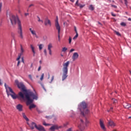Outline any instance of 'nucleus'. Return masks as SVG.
I'll list each match as a JSON object with an SVG mask.
<instances>
[{
    "label": "nucleus",
    "mask_w": 131,
    "mask_h": 131,
    "mask_svg": "<svg viewBox=\"0 0 131 131\" xmlns=\"http://www.w3.org/2000/svg\"><path fill=\"white\" fill-rule=\"evenodd\" d=\"M5 86L6 88V92L8 96H11L12 99H17L18 96L15 94L12 88H10L9 86L7 85L6 84H5Z\"/></svg>",
    "instance_id": "nucleus-5"
},
{
    "label": "nucleus",
    "mask_w": 131,
    "mask_h": 131,
    "mask_svg": "<svg viewBox=\"0 0 131 131\" xmlns=\"http://www.w3.org/2000/svg\"><path fill=\"white\" fill-rule=\"evenodd\" d=\"M75 31L76 33H78L77 30H76V27H75Z\"/></svg>",
    "instance_id": "nucleus-50"
},
{
    "label": "nucleus",
    "mask_w": 131,
    "mask_h": 131,
    "mask_svg": "<svg viewBox=\"0 0 131 131\" xmlns=\"http://www.w3.org/2000/svg\"><path fill=\"white\" fill-rule=\"evenodd\" d=\"M21 61H22L23 63H24V57L21 58Z\"/></svg>",
    "instance_id": "nucleus-47"
},
{
    "label": "nucleus",
    "mask_w": 131,
    "mask_h": 131,
    "mask_svg": "<svg viewBox=\"0 0 131 131\" xmlns=\"http://www.w3.org/2000/svg\"><path fill=\"white\" fill-rule=\"evenodd\" d=\"M20 131H23V129L22 128V127H20Z\"/></svg>",
    "instance_id": "nucleus-51"
},
{
    "label": "nucleus",
    "mask_w": 131,
    "mask_h": 131,
    "mask_svg": "<svg viewBox=\"0 0 131 131\" xmlns=\"http://www.w3.org/2000/svg\"><path fill=\"white\" fill-rule=\"evenodd\" d=\"M129 118H131V117H129Z\"/></svg>",
    "instance_id": "nucleus-62"
},
{
    "label": "nucleus",
    "mask_w": 131,
    "mask_h": 131,
    "mask_svg": "<svg viewBox=\"0 0 131 131\" xmlns=\"http://www.w3.org/2000/svg\"><path fill=\"white\" fill-rule=\"evenodd\" d=\"M98 24H99V25H102V24H101V23L100 22H98Z\"/></svg>",
    "instance_id": "nucleus-54"
},
{
    "label": "nucleus",
    "mask_w": 131,
    "mask_h": 131,
    "mask_svg": "<svg viewBox=\"0 0 131 131\" xmlns=\"http://www.w3.org/2000/svg\"><path fill=\"white\" fill-rule=\"evenodd\" d=\"M45 25H50L51 26V20L50 19L46 18L45 21Z\"/></svg>",
    "instance_id": "nucleus-20"
},
{
    "label": "nucleus",
    "mask_w": 131,
    "mask_h": 131,
    "mask_svg": "<svg viewBox=\"0 0 131 131\" xmlns=\"http://www.w3.org/2000/svg\"><path fill=\"white\" fill-rule=\"evenodd\" d=\"M125 2V4L126 5V6H127V0H124Z\"/></svg>",
    "instance_id": "nucleus-42"
},
{
    "label": "nucleus",
    "mask_w": 131,
    "mask_h": 131,
    "mask_svg": "<svg viewBox=\"0 0 131 131\" xmlns=\"http://www.w3.org/2000/svg\"><path fill=\"white\" fill-rule=\"evenodd\" d=\"M35 107H36V105H35V104H31L30 106H29V109L30 110H31L32 109V108H35Z\"/></svg>",
    "instance_id": "nucleus-23"
},
{
    "label": "nucleus",
    "mask_w": 131,
    "mask_h": 131,
    "mask_svg": "<svg viewBox=\"0 0 131 131\" xmlns=\"http://www.w3.org/2000/svg\"><path fill=\"white\" fill-rule=\"evenodd\" d=\"M123 107H124L126 109H128V108H130L131 107V104H128L126 102H124L123 103Z\"/></svg>",
    "instance_id": "nucleus-17"
},
{
    "label": "nucleus",
    "mask_w": 131,
    "mask_h": 131,
    "mask_svg": "<svg viewBox=\"0 0 131 131\" xmlns=\"http://www.w3.org/2000/svg\"><path fill=\"white\" fill-rule=\"evenodd\" d=\"M45 76V75L43 74H42V75L41 76V77L40 78V80H42V79H43V77Z\"/></svg>",
    "instance_id": "nucleus-32"
},
{
    "label": "nucleus",
    "mask_w": 131,
    "mask_h": 131,
    "mask_svg": "<svg viewBox=\"0 0 131 131\" xmlns=\"http://www.w3.org/2000/svg\"><path fill=\"white\" fill-rule=\"evenodd\" d=\"M78 37V33H76V35L73 37V39H76Z\"/></svg>",
    "instance_id": "nucleus-29"
},
{
    "label": "nucleus",
    "mask_w": 131,
    "mask_h": 131,
    "mask_svg": "<svg viewBox=\"0 0 131 131\" xmlns=\"http://www.w3.org/2000/svg\"><path fill=\"white\" fill-rule=\"evenodd\" d=\"M112 100H113V102L114 104H115V103H117V100L116 99H113Z\"/></svg>",
    "instance_id": "nucleus-30"
},
{
    "label": "nucleus",
    "mask_w": 131,
    "mask_h": 131,
    "mask_svg": "<svg viewBox=\"0 0 131 131\" xmlns=\"http://www.w3.org/2000/svg\"><path fill=\"white\" fill-rule=\"evenodd\" d=\"M48 117H48V116H46V118H48Z\"/></svg>",
    "instance_id": "nucleus-59"
},
{
    "label": "nucleus",
    "mask_w": 131,
    "mask_h": 131,
    "mask_svg": "<svg viewBox=\"0 0 131 131\" xmlns=\"http://www.w3.org/2000/svg\"><path fill=\"white\" fill-rule=\"evenodd\" d=\"M2 80H1L0 79V85H2Z\"/></svg>",
    "instance_id": "nucleus-52"
},
{
    "label": "nucleus",
    "mask_w": 131,
    "mask_h": 131,
    "mask_svg": "<svg viewBox=\"0 0 131 131\" xmlns=\"http://www.w3.org/2000/svg\"><path fill=\"white\" fill-rule=\"evenodd\" d=\"M15 84L17 85V88L20 89L21 91L24 92L22 93L20 92L18 93V97L22 100H25L27 101V105H30L33 103V100H37V94L36 92L33 93V92H28L25 89V86L22 82H19L18 80H15Z\"/></svg>",
    "instance_id": "nucleus-1"
},
{
    "label": "nucleus",
    "mask_w": 131,
    "mask_h": 131,
    "mask_svg": "<svg viewBox=\"0 0 131 131\" xmlns=\"http://www.w3.org/2000/svg\"><path fill=\"white\" fill-rule=\"evenodd\" d=\"M78 7H80V8H83L84 5H82L81 4L78 5Z\"/></svg>",
    "instance_id": "nucleus-35"
},
{
    "label": "nucleus",
    "mask_w": 131,
    "mask_h": 131,
    "mask_svg": "<svg viewBox=\"0 0 131 131\" xmlns=\"http://www.w3.org/2000/svg\"><path fill=\"white\" fill-rule=\"evenodd\" d=\"M42 124H43V125H45V126H48V125H50V124H47L45 121L43 122Z\"/></svg>",
    "instance_id": "nucleus-28"
},
{
    "label": "nucleus",
    "mask_w": 131,
    "mask_h": 131,
    "mask_svg": "<svg viewBox=\"0 0 131 131\" xmlns=\"http://www.w3.org/2000/svg\"><path fill=\"white\" fill-rule=\"evenodd\" d=\"M72 40V39H71V37H69V43H71V41Z\"/></svg>",
    "instance_id": "nucleus-37"
},
{
    "label": "nucleus",
    "mask_w": 131,
    "mask_h": 131,
    "mask_svg": "<svg viewBox=\"0 0 131 131\" xmlns=\"http://www.w3.org/2000/svg\"><path fill=\"white\" fill-rule=\"evenodd\" d=\"M69 64H70V61H68L66 62H64L62 64V80H65L68 76L67 74H68V67H69Z\"/></svg>",
    "instance_id": "nucleus-3"
},
{
    "label": "nucleus",
    "mask_w": 131,
    "mask_h": 131,
    "mask_svg": "<svg viewBox=\"0 0 131 131\" xmlns=\"http://www.w3.org/2000/svg\"><path fill=\"white\" fill-rule=\"evenodd\" d=\"M67 50H68L67 48L64 47L62 49V52H66V51H67Z\"/></svg>",
    "instance_id": "nucleus-27"
},
{
    "label": "nucleus",
    "mask_w": 131,
    "mask_h": 131,
    "mask_svg": "<svg viewBox=\"0 0 131 131\" xmlns=\"http://www.w3.org/2000/svg\"><path fill=\"white\" fill-rule=\"evenodd\" d=\"M29 15V14L28 13H25V16H28Z\"/></svg>",
    "instance_id": "nucleus-48"
},
{
    "label": "nucleus",
    "mask_w": 131,
    "mask_h": 131,
    "mask_svg": "<svg viewBox=\"0 0 131 131\" xmlns=\"http://www.w3.org/2000/svg\"><path fill=\"white\" fill-rule=\"evenodd\" d=\"M24 53V49H23V47H22V46H20V53L18 55V56L16 59L17 61L20 60V58H21V56H22V55H23Z\"/></svg>",
    "instance_id": "nucleus-10"
},
{
    "label": "nucleus",
    "mask_w": 131,
    "mask_h": 131,
    "mask_svg": "<svg viewBox=\"0 0 131 131\" xmlns=\"http://www.w3.org/2000/svg\"><path fill=\"white\" fill-rule=\"evenodd\" d=\"M40 69H41V67L40 66L38 69V71H40Z\"/></svg>",
    "instance_id": "nucleus-46"
},
{
    "label": "nucleus",
    "mask_w": 131,
    "mask_h": 131,
    "mask_svg": "<svg viewBox=\"0 0 131 131\" xmlns=\"http://www.w3.org/2000/svg\"><path fill=\"white\" fill-rule=\"evenodd\" d=\"M18 62H17V66H19V65L20 64V60H17Z\"/></svg>",
    "instance_id": "nucleus-44"
},
{
    "label": "nucleus",
    "mask_w": 131,
    "mask_h": 131,
    "mask_svg": "<svg viewBox=\"0 0 131 131\" xmlns=\"http://www.w3.org/2000/svg\"><path fill=\"white\" fill-rule=\"evenodd\" d=\"M32 6H33V4H31V5H30L29 8H30V7H32Z\"/></svg>",
    "instance_id": "nucleus-53"
},
{
    "label": "nucleus",
    "mask_w": 131,
    "mask_h": 131,
    "mask_svg": "<svg viewBox=\"0 0 131 131\" xmlns=\"http://www.w3.org/2000/svg\"><path fill=\"white\" fill-rule=\"evenodd\" d=\"M40 63H41V61H40Z\"/></svg>",
    "instance_id": "nucleus-61"
},
{
    "label": "nucleus",
    "mask_w": 131,
    "mask_h": 131,
    "mask_svg": "<svg viewBox=\"0 0 131 131\" xmlns=\"http://www.w3.org/2000/svg\"><path fill=\"white\" fill-rule=\"evenodd\" d=\"M74 51H75V50H74V49H72L70 51V53H72V52H74Z\"/></svg>",
    "instance_id": "nucleus-41"
},
{
    "label": "nucleus",
    "mask_w": 131,
    "mask_h": 131,
    "mask_svg": "<svg viewBox=\"0 0 131 131\" xmlns=\"http://www.w3.org/2000/svg\"><path fill=\"white\" fill-rule=\"evenodd\" d=\"M43 89L45 90V91H46V89H45V88H43Z\"/></svg>",
    "instance_id": "nucleus-60"
},
{
    "label": "nucleus",
    "mask_w": 131,
    "mask_h": 131,
    "mask_svg": "<svg viewBox=\"0 0 131 131\" xmlns=\"http://www.w3.org/2000/svg\"><path fill=\"white\" fill-rule=\"evenodd\" d=\"M55 26L56 29L58 31V38H60V32L61 31V26L59 24V21L58 20V16L56 17V19L55 20Z\"/></svg>",
    "instance_id": "nucleus-6"
},
{
    "label": "nucleus",
    "mask_w": 131,
    "mask_h": 131,
    "mask_svg": "<svg viewBox=\"0 0 131 131\" xmlns=\"http://www.w3.org/2000/svg\"><path fill=\"white\" fill-rule=\"evenodd\" d=\"M130 74H131V72H130Z\"/></svg>",
    "instance_id": "nucleus-63"
},
{
    "label": "nucleus",
    "mask_w": 131,
    "mask_h": 131,
    "mask_svg": "<svg viewBox=\"0 0 131 131\" xmlns=\"http://www.w3.org/2000/svg\"><path fill=\"white\" fill-rule=\"evenodd\" d=\"M78 57H79V55H78V53L77 52L74 53L72 57L73 61H75V60H77V59H78Z\"/></svg>",
    "instance_id": "nucleus-11"
},
{
    "label": "nucleus",
    "mask_w": 131,
    "mask_h": 131,
    "mask_svg": "<svg viewBox=\"0 0 131 131\" xmlns=\"http://www.w3.org/2000/svg\"><path fill=\"white\" fill-rule=\"evenodd\" d=\"M89 122H90V121H89V120H88V119H86L85 121V124L86 125V124L89 123Z\"/></svg>",
    "instance_id": "nucleus-33"
},
{
    "label": "nucleus",
    "mask_w": 131,
    "mask_h": 131,
    "mask_svg": "<svg viewBox=\"0 0 131 131\" xmlns=\"http://www.w3.org/2000/svg\"><path fill=\"white\" fill-rule=\"evenodd\" d=\"M53 48V43H49L47 46V50L48 51L49 54L50 56H52L53 55V53L52 51V49Z\"/></svg>",
    "instance_id": "nucleus-8"
},
{
    "label": "nucleus",
    "mask_w": 131,
    "mask_h": 131,
    "mask_svg": "<svg viewBox=\"0 0 131 131\" xmlns=\"http://www.w3.org/2000/svg\"><path fill=\"white\" fill-rule=\"evenodd\" d=\"M36 128L37 129V130L39 131H46V129H45V127L43 126H41V125L38 124L36 126Z\"/></svg>",
    "instance_id": "nucleus-12"
},
{
    "label": "nucleus",
    "mask_w": 131,
    "mask_h": 131,
    "mask_svg": "<svg viewBox=\"0 0 131 131\" xmlns=\"http://www.w3.org/2000/svg\"><path fill=\"white\" fill-rule=\"evenodd\" d=\"M59 128V126L57 125H55L50 127V130L54 131L55 129H58Z\"/></svg>",
    "instance_id": "nucleus-19"
},
{
    "label": "nucleus",
    "mask_w": 131,
    "mask_h": 131,
    "mask_svg": "<svg viewBox=\"0 0 131 131\" xmlns=\"http://www.w3.org/2000/svg\"><path fill=\"white\" fill-rule=\"evenodd\" d=\"M112 110H113V107H111L110 110H107V112H110L112 111Z\"/></svg>",
    "instance_id": "nucleus-38"
},
{
    "label": "nucleus",
    "mask_w": 131,
    "mask_h": 131,
    "mask_svg": "<svg viewBox=\"0 0 131 131\" xmlns=\"http://www.w3.org/2000/svg\"><path fill=\"white\" fill-rule=\"evenodd\" d=\"M99 124L101 129L103 131H107V128H106V126L105 125V122L104 120L101 119L99 120Z\"/></svg>",
    "instance_id": "nucleus-7"
},
{
    "label": "nucleus",
    "mask_w": 131,
    "mask_h": 131,
    "mask_svg": "<svg viewBox=\"0 0 131 131\" xmlns=\"http://www.w3.org/2000/svg\"><path fill=\"white\" fill-rule=\"evenodd\" d=\"M33 63H31V67H33Z\"/></svg>",
    "instance_id": "nucleus-57"
},
{
    "label": "nucleus",
    "mask_w": 131,
    "mask_h": 131,
    "mask_svg": "<svg viewBox=\"0 0 131 131\" xmlns=\"http://www.w3.org/2000/svg\"><path fill=\"white\" fill-rule=\"evenodd\" d=\"M23 117L26 120V121H29V119L26 116V115H25V113H22Z\"/></svg>",
    "instance_id": "nucleus-21"
},
{
    "label": "nucleus",
    "mask_w": 131,
    "mask_h": 131,
    "mask_svg": "<svg viewBox=\"0 0 131 131\" xmlns=\"http://www.w3.org/2000/svg\"><path fill=\"white\" fill-rule=\"evenodd\" d=\"M19 13H20V11H19Z\"/></svg>",
    "instance_id": "nucleus-64"
},
{
    "label": "nucleus",
    "mask_w": 131,
    "mask_h": 131,
    "mask_svg": "<svg viewBox=\"0 0 131 131\" xmlns=\"http://www.w3.org/2000/svg\"><path fill=\"white\" fill-rule=\"evenodd\" d=\"M28 77L31 79V80H32V76H31V75H29Z\"/></svg>",
    "instance_id": "nucleus-36"
},
{
    "label": "nucleus",
    "mask_w": 131,
    "mask_h": 131,
    "mask_svg": "<svg viewBox=\"0 0 131 131\" xmlns=\"http://www.w3.org/2000/svg\"><path fill=\"white\" fill-rule=\"evenodd\" d=\"M16 108L18 111L21 112L23 111V105L21 104H18L16 106Z\"/></svg>",
    "instance_id": "nucleus-13"
},
{
    "label": "nucleus",
    "mask_w": 131,
    "mask_h": 131,
    "mask_svg": "<svg viewBox=\"0 0 131 131\" xmlns=\"http://www.w3.org/2000/svg\"><path fill=\"white\" fill-rule=\"evenodd\" d=\"M108 124L111 126L112 127H114V126H115V123H114V122H113V121H112V120H108Z\"/></svg>",
    "instance_id": "nucleus-16"
},
{
    "label": "nucleus",
    "mask_w": 131,
    "mask_h": 131,
    "mask_svg": "<svg viewBox=\"0 0 131 131\" xmlns=\"http://www.w3.org/2000/svg\"><path fill=\"white\" fill-rule=\"evenodd\" d=\"M38 21L40 22V23H43V21L39 18V17L37 16Z\"/></svg>",
    "instance_id": "nucleus-25"
},
{
    "label": "nucleus",
    "mask_w": 131,
    "mask_h": 131,
    "mask_svg": "<svg viewBox=\"0 0 131 131\" xmlns=\"http://www.w3.org/2000/svg\"><path fill=\"white\" fill-rule=\"evenodd\" d=\"M78 109L81 112L82 115L84 116V114H89L90 111L88 109V104L84 102H82L78 105Z\"/></svg>",
    "instance_id": "nucleus-4"
},
{
    "label": "nucleus",
    "mask_w": 131,
    "mask_h": 131,
    "mask_svg": "<svg viewBox=\"0 0 131 131\" xmlns=\"http://www.w3.org/2000/svg\"><path fill=\"white\" fill-rule=\"evenodd\" d=\"M29 31L33 36H35L36 38H38V36H37V34H36V31L34 30V29H33V28H30Z\"/></svg>",
    "instance_id": "nucleus-9"
},
{
    "label": "nucleus",
    "mask_w": 131,
    "mask_h": 131,
    "mask_svg": "<svg viewBox=\"0 0 131 131\" xmlns=\"http://www.w3.org/2000/svg\"><path fill=\"white\" fill-rule=\"evenodd\" d=\"M128 21H131V18H129L128 19Z\"/></svg>",
    "instance_id": "nucleus-56"
},
{
    "label": "nucleus",
    "mask_w": 131,
    "mask_h": 131,
    "mask_svg": "<svg viewBox=\"0 0 131 131\" xmlns=\"http://www.w3.org/2000/svg\"><path fill=\"white\" fill-rule=\"evenodd\" d=\"M121 26H125L126 24H125V23H121Z\"/></svg>",
    "instance_id": "nucleus-34"
},
{
    "label": "nucleus",
    "mask_w": 131,
    "mask_h": 131,
    "mask_svg": "<svg viewBox=\"0 0 131 131\" xmlns=\"http://www.w3.org/2000/svg\"><path fill=\"white\" fill-rule=\"evenodd\" d=\"M114 32H115V33H116V34L117 35H118V36H121V35L119 33V32H117L116 31H114Z\"/></svg>",
    "instance_id": "nucleus-26"
},
{
    "label": "nucleus",
    "mask_w": 131,
    "mask_h": 131,
    "mask_svg": "<svg viewBox=\"0 0 131 131\" xmlns=\"http://www.w3.org/2000/svg\"><path fill=\"white\" fill-rule=\"evenodd\" d=\"M10 21L11 24L14 25L15 24H17L18 25V33L19 34V37L20 38L23 39V32L22 31V25L21 24V21L19 19L18 16H15L13 14H10Z\"/></svg>",
    "instance_id": "nucleus-2"
},
{
    "label": "nucleus",
    "mask_w": 131,
    "mask_h": 131,
    "mask_svg": "<svg viewBox=\"0 0 131 131\" xmlns=\"http://www.w3.org/2000/svg\"><path fill=\"white\" fill-rule=\"evenodd\" d=\"M112 7H113V8H114L115 9H116V8H117V7L115 5H112Z\"/></svg>",
    "instance_id": "nucleus-43"
},
{
    "label": "nucleus",
    "mask_w": 131,
    "mask_h": 131,
    "mask_svg": "<svg viewBox=\"0 0 131 131\" xmlns=\"http://www.w3.org/2000/svg\"><path fill=\"white\" fill-rule=\"evenodd\" d=\"M78 5L79 4H78V0H77V2H76V5L78 6Z\"/></svg>",
    "instance_id": "nucleus-45"
},
{
    "label": "nucleus",
    "mask_w": 131,
    "mask_h": 131,
    "mask_svg": "<svg viewBox=\"0 0 131 131\" xmlns=\"http://www.w3.org/2000/svg\"><path fill=\"white\" fill-rule=\"evenodd\" d=\"M113 131H118L117 129H114L113 130Z\"/></svg>",
    "instance_id": "nucleus-55"
},
{
    "label": "nucleus",
    "mask_w": 131,
    "mask_h": 131,
    "mask_svg": "<svg viewBox=\"0 0 131 131\" xmlns=\"http://www.w3.org/2000/svg\"><path fill=\"white\" fill-rule=\"evenodd\" d=\"M78 127L81 131H83L84 129V127H83V121H82V120H81V124L78 125Z\"/></svg>",
    "instance_id": "nucleus-15"
},
{
    "label": "nucleus",
    "mask_w": 131,
    "mask_h": 131,
    "mask_svg": "<svg viewBox=\"0 0 131 131\" xmlns=\"http://www.w3.org/2000/svg\"><path fill=\"white\" fill-rule=\"evenodd\" d=\"M3 6V4L1 3H0V12L2 11V7Z\"/></svg>",
    "instance_id": "nucleus-40"
},
{
    "label": "nucleus",
    "mask_w": 131,
    "mask_h": 131,
    "mask_svg": "<svg viewBox=\"0 0 131 131\" xmlns=\"http://www.w3.org/2000/svg\"><path fill=\"white\" fill-rule=\"evenodd\" d=\"M39 47V50L40 51H41V50H42V48H43V44H39L38 45Z\"/></svg>",
    "instance_id": "nucleus-24"
},
{
    "label": "nucleus",
    "mask_w": 131,
    "mask_h": 131,
    "mask_svg": "<svg viewBox=\"0 0 131 131\" xmlns=\"http://www.w3.org/2000/svg\"><path fill=\"white\" fill-rule=\"evenodd\" d=\"M53 80H54V76H52L51 82H52V81H53Z\"/></svg>",
    "instance_id": "nucleus-49"
},
{
    "label": "nucleus",
    "mask_w": 131,
    "mask_h": 131,
    "mask_svg": "<svg viewBox=\"0 0 131 131\" xmlns=\"http://www.w3.org/2000/svg\"><path fill=\"white\" fill-rule=\"evenodd\" d=\"M89 9L91 11H94V10H95V6L93 5H90L89 7Z\"/></svg>",
    "instance_id": "nucleus-22"
},
{
    "label": "nucleus",
    "mask_w": 131,
    "mask_h": 131,
    "mask_svg": "<svg viewBox=\"0 0 131 131\" xmlns=\"http://www.w3.org/2000/svg\"><path fill=\"white\" fill-rule=\"evenodd\" d=\"M30 48L31 49L32 53H33V56H35V47H34L33 45H31Z\"/></svg>",
    "instance_id": "nucleus-18"
},
{
    "label": "nucleus",
    "mask_w": 131,
    "mask_h": 131,
    "mask_svg": "<svg viewBox=\"0 0 131 131\" xmlns=\"http://www.w3.org/2000/svg\"><path fill=\"white\" fill-rule=\"evenodd\" d=\"M27 124L29 125L30 127H31V129H34V127L36 128L37 124L35 122H31V124H29L28 122H27Z\"/></svg>",
    "instance_id": "nucleus-14"
},
{
    "label": "nucleus",
    "mask_w": 131,
    "mask_h": 131,
    "mask_svg": "<svg viewBox=\"0 0 131 131\" xmlns=\"http://www.w3.org/2000/svg\"><path fill=\"white\" fill-rule=\"evenodd\" d=\"M43 52L46 56H47V55H48V52H47V49H45L43 51Z\"/></svg>",
    "instance_id": "nucleus-31"
},
{
    "label": "nucleus",
    "mask_w": 131,
    "mask_h": 131,
    "mask_svg": "<svg viewBox=\"0 0 131 131\" xmlns=\"http://www.w3.org/2000/svg\"><path fill=\"white\" fill-rule=\"evenodd\" d=\"M71 2H72V3H73L74 2V0H70Z\"/></svg>",
    "instance_id": "nucleus-58"
},
{
    "label": "nucleus",
    "mask_w": 131,
    "mask_h": 131,
    "mask_svg": "<svg viewBox=\"0 0 131 131\" xmlns=\"http://www.w3.org/2000/svg\"><path fill=\"white\" fill-rule=\"evenodd\" d=\"M111 15L112 16H113V17H116V14H114L113 12L111 13Z\"/></svg>",
    "instance_id": "nucleus-39"
}]
</instances>
